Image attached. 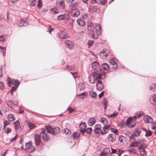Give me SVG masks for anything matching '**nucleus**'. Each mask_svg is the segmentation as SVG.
I'll return each mask as SVG.
<instances>
[{"mask_svg":"<svg viewBox=\"0 0 156 156\" xmlns=\"http://www.w3.org/2000/svg\"><path fill=\"white\" fill-rule=\"evenodd\" d=\"M105 74L101 69H100L97 72H94L89 76V81L91 83H93L95 81L104 79L105 76Z\"/></svg>","mask_w":156,"mask_h":156,"instance_id":"1","label":"nucleus"},{"mask_svg":"<svg viewBox=\"0 0 156 156\" xmlns=\"http://www.w3.org/2000/svg\"><path fill=\"white\" fill-rule=\"evenodd\" d=\"M21 148L30 153H32L35 150V147L31 141L26 143L24 147L22 146Z\"/></svg>","mask_w":156,"mask_h":156,"instance_id":"2","label":"nucleus"},{"mask_svg":"<svg viewBox=\"0 0 156 156\" xmlns=\"http://www.w3.org/2000/svg\"><path fill=\"white\" fill-rule=\"evenodd\" d=\"M46 128L48 133L54 135L59 133L60 131V129L58 127L52 128L51 126H46Z\"/></svg>","mask_w":156,"mask_h":156,"instance_id":"3","label":"nucleus"},{"mask_svg":"<svg viewBox=\"0 0 156 156\" xmlns=\"http://www.w3.org/2000/svg\"><path fill=\"white\" fill-rule=\"evenodd\" d=\"M9 87H11L12 85H14L15 87H12V88H17L20 84V82L17 80H12L8 77L7 80Z\"/></svg>","mask_w":156,"mask_h":156,"instance_id":"4","label":"nucleus"},{"mask_svg":"<svg viewBox=\"0 0 156 156\" xmlns=\"http://www.w3.org/2000/svg\"><path fill=\"white\" fill-rule=\"evenodd\" d=\"M69 13L66 12L63 14L59 15L58 16V19L59 21H66L69 20Z\"/></svg>","mask_w":156,"mask_h":156,"instance_id":"5","label":"nucleus"},{"mask_svg":"<svg viewBox=\"0 0 156 156\" xmlns=\"http://www.w3.org/2000/svg\"><path fill=\"white\" fill-rule=\"evenodd\" d=\"M126 124L130 127L132 128L136 125L135 119L131 117H129L127 120Z\"/></svg>","mask_w":156,"mask_h":156,"instance_id":"6","label":"nucleus"},{"mask_svg":"<svg viewBox=\"0 0 156 156\" xmlns=\"http://www.w3.org/2000/svg\"><path fill=\"white\" fill-rule=\"evenodd\" d=\"M47 131L46 132V130L45 129H41V135H42L43 134L42 138L43 140H46V141H48L50 139V137L49 135H48L47 133Z\"/></svg>","mask_w":156,"mask_h":156,"instance_id":"7","label":"nucleus"},{"mask_svg":"<svg viewBox=\"0 0 156 156\" xmlns=\"http://www.w3.org/2000/svg\"><path fill=\"white\" fill-rule=\"evenodd\" d=\"M146 147V145H144L143 144H141L140 146L138 147V149L140 150V153L142 155H146L147 154V151L144 148Z\"/></svg>","mask_w":156,"mask_h":156,"instance_id":"8","label":"nucleus"},{"mask_svg":"<svg viewBox=\"0 0 156 156\" xmlns=\"http://www.w3.org/2000/svg\"><path fill=\"white\" fill-rule=\"evenodd\" d=\"M80 12L79 10L76 9H73L71 12V15L73 17H77L80 15Z\"/></svg>","mask_w":156,"mask_h":156,"instance_id":"9","label":"nucleus"},{"mask_svg":"<svg viewBox=\"0 0 156 156\" xmlns=\"http://www.w3.org/2000/svg\"><path fill=\"white\" fill-rule=\"evenodd\" d=\"M109 62L110 63V66L113 69H116L118 67L117 64L115 62L114 60L113 59H110Z\"/></svg>","mask_w":156,"mask_h":156,"instance_id":"10","label":"nucleus"},{"mask_svg":"<svg viewBox=\"0 0 156 156\" xmlns=\"http://www.w3.org/2000/svg\"><path fill=\"white\" fill-rule=\"evenodd\" d=\"M109 62L110 63V66L113 69H116L118 67L117 64L115 62L114 60L113 59H110Z\"/></svg>","mask_w":156,"mask_h":156,"instance_id":"11","label":"nucleus"},{"mask_svg":"<svg viewBox=\"0 0 156 156\" xmlns=\"http://www.w3.org/2000/svg\"><path fill=\"white\" fill-rule=\"evenodd\" d=\"M111 128V125H105L103 127V131L101 132V134L102 135H104L108 133L109 131V129Z\"/></svg>","mask_w":156,"mask_h":156,"instance_id":"12","label":"nucleus"},{"mask_svg":"<svg viewBox=\"0 0 156 156\" xmlns=\"http://www.w3.org/2000/svg\"><path fill=\"white\" fill-rule=\"evenodd\" d=\"M144 141V140H142L136 142H133L134 141H133L131 142L132 143L130 145V146L135 147H136L139 144L141 145L142 144H143Z\"/></svg>","mask_w":156,"mask_h":156,"instance_id":"13","label":"nucleus"},{"mask_svg":"<svg viewBox=\"0 0 156 156\" xmlns=\"http://www.w3.org/2000/svg\"><path fill=\"white\" fill-rule=\"evenodd\" d=\"M107 138L109 141L113 142L115 140L116 136L115 134L110 133L108 135Z\"/></svg>","mask_w":156,"mask_h":156,"instance_id":"14","label":"nucleus"},{"mask_svg":"<svg viewBox=\"0 0 156 156\" xmlns=\"http://www.w3.org/2000/svg\"><path fill=\"white\" fill-rule=\"evenodd\" d=\"M56 5L58 7L62 9H64L65 7L64 2L62 0H59L57 2Z\"/></svg>","mask_w":156,"mask_h":156,"instance_id":"15","label":"nucleus"},{"mask_svg":"<svg viewBox=\"0 0 156 156\" xmlns=\"http://www.w3.org/2000/svg\"><path fill=\"white\" fill-rule=\"evenodd\" d=\"M58 35L61 39H65L68 38V37L66 33L63 31L60 32L58 34Z\"/></svg>","mask_w":156,"mask_h":156,"instance_id":"16","label":"nucleus"},{"mask_svg":"<svg viewBox=\"0 0 156 156\" xmlns=\"http://www.w3.org/2000/svg\"><path fill=\"white\" fill-rule=\"evenodd\" d=\"M101 126L99 124H97L94 126V133L97 134H99L100 133H101L102 131L101 129Z\"/></svg>","mask_w":156,"mask_h":156,"instance_id":"17","label":"nucleus"},{"mask_svg":"<svg viewBox=\"0 0 156 156\" xmlns=\"http://www.w3.org/2000/svg\"><path fill=\"white\" fill-rule=\"evenodd\" d=\"M92 67L93 69L97 70L96 72L97 71H99L100 69H100L98 63L95 61L92 63Z\"/></svg>","mask_w":156,"mask_h":156,"instance_id":"18","label":"nucleus"},{"mask_svg":"<svg viewBox=\"0 0 156 156\" xmlns=\"http://www.w3.org/2000/svg\"><path fill=\"white\" fill-rule=\"evenodd\" d=\"M18 104V102L15 101H8L7 103L8 106L11 108H13Z\"/></svg>","mask_w":156,"mask_h":156,"instance_id":"19","label":"nucleus"},{"mask_svg":"<svg viewBox=\"0 0 156 156\" xmlns=\"http://www.w3.org/2000/svg\"><path fill=\"white\" fill-rule=\"evenodd\" d=\"M35 140L37 146L39 145L41 142V138L40 135L38 134H36L35 135Z\"/></svg>","mask_w":156,"mask_h":156,"instance_id":"20","label":"nucleus"},{"mask_svg":"<svg viewBox=\"0 0 156 156\" xmlns=\"http://www.w3.org/2000/svg\"><path fill=\"white\" fill-rule=\"evenodd\" d=\"M64 42L65 44L67 46L69 49H72L73 48V44L71 41L68 40H66Z\"/></svg>","mask_w":156,"mask_h":156,"instance_id":"21","label":"nucleus"},{"mask_svg":"<svg viewBox=\"0 0 156 156\" xmlns=\"http://www.w3.org/2000/svg\"><path fill=\"white\" fill-rule=\"evenodd\" d=\"M87 27L88 30L92 32L94 29V27L90 21H88L87 24Z\"/></svg>","mask_w":156,"mask_h":156,"instance_id":"22","label":"nucleus"},{"mask_svg":"<svg viewBox=\"0 0 156 156\" xmlns=\"http://www.w3.org/2000/svg\"><path fill=\"white\" fill-rule=\"evenodd\" d=\"M144 119L145 123H150L153 121V120L151 118L147 115H145L144 116Z\"/></svg>","mask_w":156,"mask_h":156,"instance_id":"23","label":"nucleus"},{"mask_svg":"<svg viewBox=\"0 0 156 156\" xmlns=\"http://www.w3.org/2000/svg\"><path fill=\"white\" fill-rule=\"evenodd\" d=\"M111 154L113 153H115L117 152L118 156H120L121 154L124 152L122 150L118 149V151H117V150L113 149L112 148H111Z\"/></svg>","mask_w":156,"mask_h":156,"instance_id":"24","label":"nucleus"},{"mask_svg":"<svg viewBox=\"0 0 156 156\" xmlns=\"http://www.w3.org/2000/svg\"><path fill=\"white\" fill-rule=\"evenodd\" d=\"M107 53L105 51H102L100 54V57L102 59H105L107 56Z\"/></svg>","mask_w":156,"mask_h":156,"instance_id":"25","label":"nucleus"},{"mask_svg":"<svg viewBox=\"0 0 156 156\" xmlns=\"http://www.w3.org/2000/svg\"><path fill=\"white\" fill-rule=\"evenodd\" d=\"M104 154H105L107 156H110L111 154V151L110 149L108 147L104 148Z\"/></svg>","mask_w":156,"mask_h":156,"instance_id":"26","label":"nucleus"},{"mask_svg":"<svg viewBox=\"0 0 156 156\" xmlns=\"http://www.w3.org/2000/svg\"><path fill=\"white\" fill-rule=\"evenodd\" d=\"M77 23L78 25L81 26H84L85 25V22L82 19H79L77 20Z\"/></svg>","mask_w":156,"mask_h":156,"instance_id":"27","label":"nucleus"},{"mask_svg":"<svg viewBox=\"0 0 156 156\" xmlns=\"http://www.w3.org/2000/svg\"><path fill=\"white\" fill-rule=\"evenodd\" d=\"M151 103L154 105H156V94L153 95L150 98Z\"/></svg>","mask_w":156,"mask_h":156,"instance_id":"28","label":"nucleus"},{"mask_svg":"<svg viewBox=\"0 0 156 156\" xmlns=\"http://www.w3.org/2000/svg\"><path fill=\"white\" fill-rule=\"evenodd\" d=\"M96 121L94 118H90L88 121V123L89 126H92L96 122Z\"/></svg>","mask_w":156,"mask_h":156,"instance_id":"29","label":"nucleus"},{"mask_svg":"<svg viewBox=\"0 0 156 156\" xmlns=\"http://www.w3.org/2000/svg\"><path fill=\"white\" fill-rule=\"evenodd\" d=\"M119 140L122 144H123L126 142L125 137L122 135L120 136H119Z\"/></svg>","mask_w":156,"mask_h":156,"instance_id":"30","label":"nucleus"},{"mask_svg":"<svg viewBox=\"0 0 156 156\" xmlns=\"http://www.w3.org/2000/svg\"><path fill=\"white\" fill-rule=\"evenodd\" d=\"M96 30L97 31V34H100L101 33V26L99 24H97L96 25Z\"/></svg>","mask_w":156,"mask_h":156,"instance_id":"31","label":"nucleus"},{"mask_svg":"<svg viewBox=\"0 0 156 156\" xmlns=\"http://www.w3.org/2000/svg\"><path fill=\"white\" fill-rule=\"evenodd\" d=\"M79 127L80 128V131L83 130H84L86 127V125L85 123L84 122L81 123L79 126Z\"/></svg>","mask_w":156,"mask_h":156,"instance_id":"32","label":"nucleus"},{"mask_svg":"<svg viewBox=\"0 0 156 156\" xmlns=\"http://www.w3.org/2000/svg\"><path fill=\"white\" fill-rule=\"evenodd\" d=\"M141 132V129H137L135 130L134 133L133 134L135 136H138Z\"/></svg>","mask_w":156,"mask_h":156,"instance_id":"33","label":"nucleus"},{"mask_svg":"<svg viewBox=\"0 0 156 156\" xmlns=\"http://www.w3.org/2000/svg\"><path fill=\"white\" fill-rule=\"evenodd\" d=\"M142 130L144 131H145L146 133L145 135L146 136H149L151 135L152 132L150 130H147L144 128H142Z\"/></svg>","mask_w":156,"mask_h":156,"instance_id":"34","label":"nucleus"},{"mask_svg":"<svg viewBox=\"0 0 156 156\" xmlns=\"http://www.w3.org/2000/svg\"><path fill=\"white\" fill-rule=\"evenodd\" d=\"M7 117L8 119L10 121H13L15 119V116L12 114H9Z\"/></svg>","mask_w":156,"mask_h":156,"instance_id":"35","label":"nucleus"},{"mask_svg":"<svg viewBox=\"0 0 156 156\" xmlns=\"http://www.w3.org/2000/svg\"><path fill=\"white\" fill-rule=\"evenodd\" d=\"M14 126L16 130H17L19 129L20 126V123L19 121L18 120L16 121L13 123Z\"/></svg>","mask_w":156,"mask_h":156,"instance_id":"36","label":"nucleus"},{"mask_svg":"<svg viewBox=\"0 0 156 156\" xmlns=\"http://www.w3.org/2000/svg\"><path fill=\"white\" fill-rule=\"evenodd\" d=\"M87 93L84 92L77 95V96L78 97V98L80 99H83L85 97L87 96Z\"/></svg>","mask_w":156,"mask_h":156,"instance_id":"37","label":"nucleus"},{"mask_svg":"<svg viewBox=\"0 0 156 156\" xmlns=\"http://www.w3.org/2000/svg\"><path fill=\"white\" fill-rule=\"evenodd\" d=\"M102 67L104 70H108L110 69V67L106 63H104L102 65Z\"/></svg>","mask_w":156,"mask_h":156,"instance_id":"38","label":"nucleus"},{"mask_svg":"<svg viewBox=\"0 0 156 156\" xmlns=\"http://www.w3.org/2000/svg\"><path fill=\"white\" fill-rule=\"evenodd\" d=\"M80 134L79 133H74L73 134L72 136L74 139H78L80 136Z\"/></svg>","mask_w":156,"mask_h":156,"instance_id":"39","label":"nucleus"},{"mask_svg":"<svg viewBox=\"0 0 156 156\" xmlns=\"http://www.w3.org/2000/svg\"><path fill=\"white\" fill-rule=\"evenodd\" d=\"M100 122L105 125H107L108 123L107 119L106 118H102L100 120Z\"/></svg>","mask_w":156,"mask_h":156,"instance_id":"40","label":"nucleus"},{"mask_svg":"<svg viewBox=\"0 0 156 156\" xmlns=\"http://www.w3.org/2000/svg\"><path fill=\"white\" fill-rule=\"evenodd\" d=\"M97 81L98 83L96 84V87L98 88H103L104 85L102 82L100 81V80H98Z\"/></svg>","mask_w":156,"mask_h":156,"instance_id":"41","label":"nucleus"},{"mask_svg":"<svg viewBox=\"0 0 156 156\" xmlns=\"http://www.w3.org/2000/svg\"><path fill=\"white\" fill-rule=\"evenodd\" d=\"M63 133L67 135H70L71 134L70 131L67 129H65L62 130Z\"/></svg>","mask_w":156,"mask_h":156,"instance_id":"42","label":"nucleus"},{"mask_svg":"<svg viewBox=\"0 0 156 156\" xmlns=\"http://www.w3.org/2000/svg\"><path fill=\"white\" fill-rule=\"evenodd\" d=\"M28 24L24 20H21L20 23L19 24V26H27Z\"/></svg>","mask_w":156,"mask_h":156,"instance_id":"43","label":"nucleus"},{"mask_svg":"<svg viewBox=\"0 0 156 156\" xmlns=\"http://www.w3.org/2000/svg\"><path fill=\"white\" fill-rule=\"evenodd\" d=\"M28 125L30 129H32L35 127V124L31 122H29L28 123Z\"/></svg>","mask_w":156,"mask_h":156,"instance_id":"44","label":"nucleus"},{"mask_svg":"<svg viewBox=\"0 0 156 156\" xmlns=\"http://www.w3.org/2000/svg\"><path fill=\"white\" fill-rule=\"evenodd\" d=\"M89 94L91 98H95L97 97V94L94 92L91 91L90 92Z\"/></svg>","mask_w":156,"mask_h":156,"instance_id":"45","label":"nucleus"},{"mask_svg":"<svg viewBox=\"0 0 156 156\" xmlns=\"http://www.w3.org/2000/svg\"><path fill=\"white\" fill-rule=\"evenodd\" d=\"M102 102L105 106L104 109H105L107 106V101L105 98H103Z\"/></svg>","mask_w":156,"mask_h":156,"instance_id":"46","label":"nucleus"},{"mask_svg":"<svg viewBox=\"0 0 156 156\" xmlns=\"http://www.w3.org/2000/svg\"><path fill=\"white\" fill-rule=\"evenodd\" d=\"M118 114V112H115L113 114L110 115H108L107 116L109 118H114Z\"/></svg>","mask_w":156,"mask_h":156,"instance_id":"47","label":"nucleus"},{"mask_svg":"<svg viewBox=\"0 0 156 156\" xmlns=\"http://www.w3.org/2000/svg\"><path fill=\"white\" fill-rule=\"evenodd\" d=\"M128 152L136 154L137 152V150L136 149L133 148H130L128 150Z\"/></svg>","mask_w":156,"mask_h":156,"instance_id":"48","label":"nucleus"},{"mask_svg":"<svg viewBox=\"0 0 156 156\" xmlns=\"http://www.w3.org/2000/svg\"><path fill=\"white\" fill-rule=\"evenodd\" d=\"M51 10L52 13L54 14H56L59 12V10L57 8H54Z\"/></svg>","mask_w":156,"mask_h":156,"instance_id":"49","label":"nucleus"},{"mask_svg":"<svg viewBox=\"0 0 156 156\" xmlns=\"http://www.w3.org/2000/svg\"><path fill=\"white\" fill-rule=\"evenodd\" d=\"M111 131L114 133L115 134H117L118 133V130L112 127L111 126V128L110 129Z\"/></svg>","mask_w":156,"mask_h":156,"instance_id":"50","label":"nucleus"},{"mask_svg":"<svg viewBox=\"0 0 156 156\" xmlns=\"http://www.w3.org/2000/svg\"><path fill=\"white\" fill-rule=\"evenodd\" d=\"M85 131L87 134H90L92 131V128H87L86 129H85Z\"/></svg>","mask_w":156,"mask_h":156,"instance_id":"51","label":"nucleus"},{"mask_svg":"<svg viewBox=\"0 0 156 156\" xmlns=\"http://www.w3.org/2000/svg\"><path fill=\"white\" fill-rule=\"evenodd\" d=\"M11 129L9 128H6L5 129V132L6 133L8 134L11 133Z\"/></svg>","mask_w":156,"mask_h":156,"instance_id":"52","label":"nucleus"},{"mask_svg":"<svg viewBox=\"0 0 156 156\" xmlns=\"http://www.w3.org/2000/svg\"><path fill=\"white\" fill-rule=\"evenodd\" d=\"M134 136H135L133 134H132V135L130 136V140L129 141L131 142H132L133 141H135V139L134 137Z\"/></svg>","mask_w":156,"mask_h":156,"instance_id":"53","label":"nucleus"},{"mask_svg":"<svg viewBox=\"0 0 156 156\" xmlns=\"http://www.w3.org/2000/svg\"><path fill=\"white\" fill-rule=\"evenodd\" d=\"M77 5V2H74L69 5V7L70 8H73L76 7Z\"/></svg>","mask_w":156,"mask_h":156,"instance_id":"54","label":"nucleus"},{"mask_svg":"<svg viewBox=\"0 0 156 156\" xmlns=\"http://www.w3.org/2000/svg\"><path fill=\"white\" fill-rule=\"evenodd\" d=\"M0 49H1V52H3V55L4 56L6 52V49L3 47H2V48H0Z\"/></svg>","mask_w":156,"mask_h":156,"instance_id":"55","label":"nucleus"},{"mask_svg":"<svg viewBox=\"0 0 156 156\" xmlns=\"http://www.w3.org/2000/svg\"><path fill=\"white\" fill-rule=\"evenodd\" d=\"M143 115V114L142 113H139L138 115L136 116H134L133 117V118L135 119H136L137 118H140L142 115Z\"/></svg>","mask_w":156,"mask_h":156,"instance_id":"56","label":"nucleus"},{"mask_svg":"<svg viewBox=\"0 0 156 156\" xmlns=\"http://www.w3.org/2000/svg\"><path fill=\"white\" fill-rule=\"evenodd\" d=\"M94 42V41H93L89 40L87 43L89 48H90L93 44Z\"/></svg>","mask_w":156,"mask_h":156,"instance_id":"57","label":"nucleus"},{"mask_svg":"<svg viewBox=\"0 0 156 156\" xmlns=\"http://www.w3.org/2000/svg\"><path fill=\"white\" fill-rule=\"evenodd\" d=\"M66 68H68L70 70H73L75 69V67L72 66H67Z\"/></svg>","mask_w":156,"mask_h":156,"instance_id":"58","label":"nucleus"},{"mask_svg":"<svg viewBox=\"0 0 156 156\" xmlns=\"http://www.w3.org/2000/svg\"><path fill=\"white\" fill-rule=\"evenodd\" d=\"M70 73L73 76V77L74 78H76L77 77V75L78 74L77 72L75 73L71 72Z\"/></svg>","mask_w":156,"mask_h":156,"instance_id":"59","label":"nucleus"},{"mask_svg":"<svg viewBox=\"0 0 156 156\" xmlns=\"http://www.w3.org/2000/svg\"><path fill=\"white\" fill-rule=\"evenodd\" d=\"M41 2L40 0H38V4L37 5V6L39 8H40L42 6Z\"/></svg>","mask_w":156,"mask_h":156,"instance_id":"60","label":"nucleus"},{"mask_svg":"<svg viewBox=\"0 0 156 156\" xmlns=\"http://www.w3.org/2000/svg\"><path fill=\"white\" fill-rule=\"evenodd\" d=\"M151 128L154 129H156V123H153L152 124Z\"/></svg>","mask_w":156,"mask_h":156,"instance_id":"61","label":"nucleus"},{"mask_svg":"<svg viewBox=\"0 0 156 156\" xmlns=\"http://www.w3.org/2000/svg\"><path fill=\"white\" fill-rule=\"evenodd\" d=\"M36 3V0H33L30 3V5L32 6H34Z\"/></svg>","mask_w":156,"mask_h":156,"instance_id":"62","label":"nucleus"},{"mask_svg":"<svg viewBox=\"0 0 156 156\" xmlns=\"http://www.w3.org/2000/svg\"><path fill=\"white\" fill-rule=\"evenodd\" d=\"M5 39V36L3 35H0V41H4Z\"/></svg>","mask_w":156,"mask_h":156,"instance_id":"63","label":"nucleus"},{"mask_svg":"<svg viewBox=\"0 0 156 156\" xmlns=\"http://www.w3.org/2000/svg\"><path fill=\"white\" fill-rule=\"evenodd\" d=\"M107 2V0H102L101 1L100 3L102 5H104Z\"/></svg>","mask_w":156,"mask_h":156,"instance_id":"64","label":"nucleus"}]
</instances>
